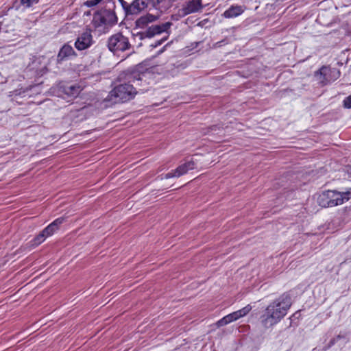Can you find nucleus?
I'll return each mask as SVG.
<instances>
[{
    "label": "nucleus",
    "mask_w": 351,
    "mask_h": 351,
    "mask_svg": "<svg viewBox=\"0 0 351 351\" xmlns=\"http://www.w3.org/2000/svg\"><path fill=\"white\" fill-rule=\"evenodd\" d=\"M115 2H112V7L104 6L96 10L93 14L90 22L91 29L99 35L106 34L118 23V16L115 12Z\"/></svg>",
    "instance_id": "7ed1b4c3"
},
{
    "label": "nucleus",
    "mask_w": 351,
    "mask_h": 351,
    "mask_svg": "<svg viewBox=\"0 0 351 351\" xmlns=\"http://www.w3.org/2000/svg\"><path fill=\"white\" fill-rule=\"evenodd\" d=\"M151 69L149 60H144L123 71L136 82V86H139L142 81V76H144L147 73H150Z\"/></svg>",
    "instance_id": "6e6552de"
},
{
    "label": "nucleus",
    "mask_w": 351,
    "mask_h": 351,
    "mask_svg": "<svg viewBox=\"0 0 351 351\" xmlns=\"http://www.w3.org/2000/svg\"><path fill=\"white\" fill-rule=\"evenodd\" d=\"M57 230H58V229L56 227H54V226L52 225L51 223L46 228H45L42 231H43V233H44L45 235L47 238L48 237L53 235Z\"/></svg>",
    "instance_id": "6ab92c4d"
},
{
    "label": "nucleus",
    "mask_w": 351,
    "mask_h": 351,
    "mask_svg": "<svg viewBox=\"0 0 351 351\" xmlns=\"http://www.w3.org/2000/svg\"><path fill=\"white\" fill-rule=\"evenodd\" d=\"M173 177H177V173L176 171V169L171 171V172L166 173L164 176V178H165V179H169V178H171ZM162 179H163V178H162Z\"/></svg>",
    "instance_id": "cd10ccee"
},
{
    "label": "nucleus",
    "mask_w": 351,
    "mask_h": 351,
    "mask_svg": "<svg viewBox=\"0 0 351 351\" xmlns=\"http://www.w3.org/2000/svg\"><path fill=\"white\" fill-rule=\"evenodd\" d=\"M60 90L68 97H76L80 93V86L77 84L65 83L59 86Z\"/></svg>",
    "instance_id": "f8f14e48"
},
{
    "label": "nucleus",
    "mask_w": 351,
    "mask_h": 351,
    "mask_svg": "<svg viewBox=\"0 0 351 351\" xmlns=\"http://www.w3.org/2000/svg\"><path fill=\"white\" fill-rule=\"evenodd\" d=\"M164 1L165 0H134L128 4L125 16L138 14L145 9L159 10L162 8L161 3Z\"/></svg>",
    "instance_id": "0eeeda50"
},
{
    "label": "nucleus",
    "mask_w": 351,
    "mask_h": 351,
    "mask_svg": "<svg viewBox=\"0 0 351 351\" xmlns=\"http://www.w3.org/2000/svg\"><path fill=\"white\" fill-rule=\"evenodd\" d=\"M195 162L193 159L185 162L184 163L179 165L176 169L177 177H180L186 174L189 170L195 169Z\"/></svg>",
    "instance_id": "dca6fc26"
},
{
    "label": "nucleus",
    "mask_w": 351,
    "mask_h": 351,
    "mask_svg": "<svg viewBox=\"0 0 351 351\" xmlns=\"http://www.w3.org/2000/svg\"><path fill=\"white\" fill-rule=\"evenodd\" d=\"M351 198V189L345 192L336 190L322 191L317 197V203L322 208L335 207L341 205Z\"/></svg>",
    "instance_id": "39448f33"
},
{
    "label": "nucleus",
    "mask_w": 351,
    "mask_h": 351,
    "mask_svg": "<svg viewBox=\"0 0 351 351\" xmlns=\"http://www.w3.org/2000/svg\"><path fill=\"white\" fill-rule=\"evenodd\" d=\"M244 8L241 5H231L226 10L222 16L226 19L234 18L241 15L244 12Z\"/></svg>",
    "instance_id": "2eb2a0df"
},
{
    "label": "nucleus",
    "mask_w": 351,
    "mask_h": 351,
    "mask_svg": "<svg viewBox=\"0 0 351 351\" xmlns=\"http://www.w3.org/2000/svg\"><path fill=\"white\" fill-rule=\"evenodd\" d=\"M117 82L119 84L110 92L112 97L118 99L121 102H126L134 98L139 86H136V82L131 77L123 71L119 74Z\"/></svg>",
    "instance_id": "20e7f679"
},
{
    "label": "nucleus",
    "mask_w": 351,
    "mask_h": 351,
    "mask_svg": "<svg viewBox=\"0 0 351 351\" xmlns=\"http://www.w3.org/2000/svg\"><path fill=\"white\" fill-rule=\"evenodd\" d=\"M182 16L181 14L179 15L172 14L171 16V20H173V21H178L179 19V16Z\"/></svg>",
    "instance_id": "f704fd0d"
},
{
    "label": "nucleus",
    "mask_w": 351,
    "mask_h": 351,
    "mask_svg": "<svg viewBox=\"0 0 351 351\" xmlns=\"http://www.w3.org/2000/svg\"><path fill=\"white\" fill-rule=\"evenodd\" d=\"M167 38H168V36H167L160 40H158L155 41V43L154 44H152L151 47L152 48H156L158 46L161 45L165 41H166L167 40Z\"/></svg>",
    "instance_id": "bb28decb"
},
{
    "label": "nucleus",
    "mask_w": 351,
    "mask_h": 351,
    "mask_svg": "<svg viewBox=\"0 0 351 351\" xmlns=\"http://www.w3.org/2000/svg\"><path fill=\"white\" fill-rule=\"evenodd\" d=\"M292 305L291 295L285 292L271 302L261 315L260 319L264 326H272L278 324L287 314Z\"/></svg>",
    "instance_id": "f03ea898"
},
{
    "label": "nucleus",
    "mask_w": 351,
    "mask_h": 351,
    "mask_svg": "<svg viewBox=\"0 0 351 351\" xmlns=\"http://www.w3.org/2000/svg\"><path fill=\"white\" fill-rule=\"evenodd\" d=\"M101 1H102L103 0H100Z\"/></svg>",
    "instance_id": "a19ab883"
},
{
    "label": "nucleus",
    "mask_w": 351,
    "mask_h": 351,
    "mask_svg": "<svg viewBox=\"0 0 351 351\" xmlns=\"http://www.w3.org/2000/svg\"><path fill=\"white\" fill-rule=\"evenodd\" d=\"M201 42H194L191 44L190 46L187 47L189 48V51H191L195 48H197Z\"/></svg>",
    "instance_id": "2f4dec72"
},
{
    "label": "nucleus",
    "mask_w": 351,
    "mask_h": 351,
    "mask_svg": "<svg viewBox=\"0 0 351 351\" xmlns=\"http://www.w3.org/2000/svg\"><path fill=\"white\" fill-rule=\"evenodd\" d=\"M101 2L100 0H87L84 3V5L88 8H92L97 5Z\"/></svg>",
    "instance_id": "4be33fe9"
},
{
    "label": "nucleus",
    "mask_w": 351,
    "mask_h": 351,
    "mask_svg": "<svg viewBox=\"0 0 351 351\" xmlns=\"http://www.w3.org/2000/svg\"><path fill=\"white\" fill-rule=\"evenodd\" d=\"M165 47L166 46H164L163 48L160 50V52H162L165 50Z\"/></svg>",
    "instance_id": "4c0bfd02"
},
{
    "label": "nucleus",
    "mask_w": 351,
    "mask_h": 351,
    "mask_svg": "<svg viewBox=\"0 0 351 351\" xmlns=\"http://www.w3.org/2000/svg\"><path fill=\"white\" fill-rule=\"evenodd\" d=\"M38 0H21L22 5H25L26 7H30L34 2H37Z\"/></svg>",
    "instance_id": "c85d7f7f"
},
{
    "label": "nucleus",
    "mask_w": 351,
    "mask_h": 351,
    "mask_svg": "<svg viewBox=\"0 0 351 351\" xmlns=\"http://www.w3.org/2000/svg\"><path fill=\"white\" fill-rule=\"evenodd\" d=\"M232 315H234V317L237 320L238 319L242 317L241 313H239V311H234L232 313Z\"/></svg>",
    "instance_id": "473e14b6"
},
{
    "label": "nucleus",
    "mask_w": 351,
    "mask_h": 351,
    "mask_svg": "<svg viewBox=\"0 0 351 351\" xmlns=\"http://www.w3.org/2000/svg\"><path fill=\"white\" fill-rule=\"evenodd\" d=\"M77 53L73 47L69 43L64 44L60 49L56 58L57 64H61L64 61L68 60L71 57H76Z\"/></svg>",
    "instance_id": "9b49d317"
},
{
    "label": "nucleus",
    "mask_w": 351,
    "mask_h": 351,
    "mask_svg": "<svg viewBox=\"0 0 351 351\" xmlns=\"http://www.w3.org/2000/svg\"><path fill=\"white\" fill-rule=\"evenodd\" d=\"M226 317L228 318L229 323H231V322L237 320L235 319V317H234V315H232V313L228 314V315H226Z\"/></svg>",
    "instance_id": "72a5a7b5"
},
{
    "label": "nucleus",
    "mask_w": 351,
    "mask_h": 351,
    "mask_svg": "<svg viewBox=\"0 0 351 351\" xmlns=\"http://www.w3.org/2000/svg\"><path fill=\"white\" fill-rule=\"evenodd\" d=\"M186 64L184 63H179L178 62L176 64H171L170 65V71L173 73H178L180 70L185 69Z\"/></svg>",
    "instance_id": "aec40b11"
},
{
    "label": "nucleus",
    "mask_w": 351,
    "mask_h": 351,
    "mask_svg": "<svg viewBox=\"0 0 351 351\" xmlns=\"http://www.w3.org/2000/svg\"><path fill=\"white\" fill-rule=\"evenodd\" d=\"M228 324H229V322L228 320V318L226 316L223 317V318H221V319H219V321H217L216 322V326L219 328V327H221V326H226Z\"/></svg>",
    "instance_id": "b1692460"
},
{
    "label": "nucleus",
    "mask_w": 351,
    "mask_h": 351,
    "mask_svg": "<svg viewBox=\"0 0 351 351\" xmlns=\"http://www.w3.org/2000/svg\"><path fill=\"white\" fill-rule=\"evenodd\" d=\"M140 91H143V89L139 88Z\"/></svg>",
    "instance_id": "ea45409f"
},
{
    "label": "nucleus",
    "mask_w": 351,
    "mask_h": 351,
    "mask_svg": "<svg viewBox=\"0 0 351 351\" xmlns=\"http://www.w3.org/2000/svg\"><path fill=\"white\" fill-rule=\"evenodd\" d=\"M106 47L114 55H118L132 48L129 38L124 36L121 31L108 37L106 41Z\"/></svg>",
    "instance_id": "423d86ee"
},
{
    "label": "nucleus",
    "mask_w": 351,
    "mask_h": 351,
    "mask_svg": "<svg viewBox=\"0 0 351 351\" xmlns=\"http://www.w3.org/2000/svg\"><path fill=\"white\" fill-rule=\"evenodd\" d=\"M347 172L348 174L351 175V165L347 167Z\"/></svg>",
    "instance_id": "c9c22d12"
},
{
    "label": "nucleus",
    "mask_w": 351,
    "mask_h": 351,
    "mask_svg": "<svg viewBox=\"0 0 351 351\" xmlns=\"http://www.w3.org/2000/svg\"><path fill=\"white\" fill-rule=\"evenodd\" d=\"M156 11V14L147 13L135 21V26L132 31V36L134 38H135V37H138L140 40L152 38L164 32L169 34V29L173 25L170 21L148 26L149 23L157 21L160 18L162 12V8Z\"/></svg>",
    "instance_id": "f257e3e1"
},
{
    "label": "nucleus",
    "mask_w": 351,
    "mask_h": 351,
    "mask_svg": "<svg viewBox=\"0 0 351 351\" xmlns=\"http://www.w3.org/2000/svg\"><path fill=\"white\" fill-rule=\"evenodd\" d=\"M94 32L90 27H86L85 32L80 34L75 42V47L78 51L89 48L94 43L91 32Z\"/></svg>",
    "instance_id": "1a4fd4ad"
},
{
    "label": "nucleus",
    "mask_w": 351,
    "mask_h": 351,
    "mask_svg": "<svg viewBox=\"0 0 351 351\" xmlns=\"http://www.w3.org/2000/svg\"><path fill=\"white\" fill-rule=\"evenodd\" d=\"M328 71V66H322L319 69L314 73V76L317 78V80H319L322 86H325L329 82V80L326 77Z\"/></svg>",
    "instance_id": "f3484780"
},
{
    "label": "nucleus",
    "mask_w": 351,
    "mask_h": 351,
    "mask_svg": "<svg viewBox=\"0 0 351 351\" xmlns=\"http://www.w3.org/2000/svg\"><path fill=\"white\" fill-rule=\"evenodd\" d=\"M47 237L43 233V231L40 232L33 239L29 241V246L32 247H36L40 244L43 243L46 239Z\"/></svg>",
    "instance_id": "a211bd4d"
},
{
    "label": "nucleus",
    "mask_w": 351,
    "mask_h": 351,
    "mask_svg": "<svg viewBox=\"0 0 351 351\" xmlns=\"http://www.w3.org/2000/svg\"><path fill=\"white\" fill-rule=\"evenodd\" d=\"M204 8L202 0H190L183 5L182 8L179 10L182 16L189 15L192 13L197 12Z\"/></svg>",
    "instance_id": "9d476101"
},
{
    "label": "nucleus",
    "mask_w": 351,
    "mask_h": 351,
    "mask_svg": "<svg viewBox=\"0 0 351 351\" xmlns=\"http://www.w3.org/2000/svg\"><path fill=\"white\" fill-rule=\"evenodd\" d=\"M221 129H223V124L212 125L207 128V132L206 133L207 134L211 131H216L217 130Z\"/></svg>",
    "instance_id": "5701e85b"
},
{
    "label": "nucleus",
    "mask_w": 351,
    "mask_h": 351,
    "mask_svg": "<svg viewBox=\"0 0 351 351\" xmlns=\"http://www.w3.org/2000/svg\"><path fill=\"white\" fill-rule=\"evenodd\" d=\"M350 341L349 332L347 331H341L338 335L330 339L327 343L330 348L335 345H346Z\"/></svg>",
    "instance_id": "ddd939ff"
},
{
    "label": "nucleus",
    "mask_w": 351,
    "mask_h": 351,
    "mask_svg": "<svg viewBox=\"0 0 351 351\" xmlns=\"http://www.w3.org/2000/svg\"><path fill=\"white\" fill-rule=\"evenodd\" d=\"M252 310V306L250 304H247L243 308L239 310V313H241L242 317L246 315L250 311Z\"/></svg>",
    "instance_id": "a878e982"
},
{
    "label": "nucleus",
    "mask_w": 351,
    "mask_h": 351,
    "mask_svg": "<svg viewBox=\"0 0 351 351\" xmlns=\"http://www.w3.org/2000/svg\"><path fill=\"white\" fill-rule=\"evenodd\" d=\"M118 1L120 3V4L125 14L129 3H128L125 0H118Z\"/></svg>",
    "instance_id": "c756f323"
},
{
    "label": "nucleus",
    "mask_w": 351,
    "mask_h": 351,
    "mask_svg": "<svg viewBox=\"0 0 351 351\" xmlns=\"http://www.w3.org/2000/svg\"><path fill=\"white\" fill-rule=\"evenodd\" d=\"M67 218L68 217L66 216L58 217L51 222V224L53 225L58 230L60 225L65 222L67 220Z\"/></svg>",
    "instance_id": "412c9836"
},
{
    "label": "nucleus",
    "mask_w": 351,
    "mask_h": 351,
    "mask_svg": "<svg viewBox=\"0 0 351 351\" xmlns=\"http://www.w3.org/2000/svg\"><path fill=\"white\" fill-rule=\"evenodd\" d=\"M90 14V11H88V12L86 13V15H89Z\"/></svg>",
    "instance_id": "58836bf2"
},
{
    "label": "nucleus",
    "mask_w": 351,
    "mask_h": 351,
    "mask_svg": "<svg viewBox=\"0 0 351 351\" xmlns=\"http://www.w3.org/2000/svg\"><path fill=\"white\" fill-rule=\"evenodd\" d=\"M343 106L345 108L350 109L351 108V95L346 97L343 101Z\"/></svg>",
    "instance_id": "393cba45"
},
{
    "label": "nucleus",
    "mask_w": 351,
    "mask_h": 351,
    "mask_svg": "<svg viewBox=\"0 0 351 351\" xmlns=\"http://www.w3.org/2000/svg\"><path fill=\"white\" fill-rule=\"evenodd\" d=\"M28 67L29 70L34 72L36 77H40L48 72L47 64L41 65V62L39 59L34 60Z\"/></svg>",
    "instance_id": "4468645a"
},
{
    "label": "nucleus",
    "mask_w": 351,
    "mask_h": 351,
    "mask_svg": "<svg viewBox=\"0 0 351 351\" xmlns=\"http://www.w3.org/2000/svg\"><path fill=\"white\" fill-rule=\"evenodd\" d=\"M330 348L329 346H328V344H326L324 347L322 348H319V347H315L313 349L312 351H327L328 350H329Z\"/></svg>",
    "instance_id": "7c9ffc66"
},
{
    "label": "nucleus",
    "mask_w": 351,
    "mask_h": 351,
    "mask_svg": "<svg viewBox=\"0 0 351 351\" xmlns=\"http://www.w3.org/2000/svg\"><path fill=\"white\" fill-rule=\"evenodd\" d=\"M298 314L299 315H300V311H297V312H295V313L292 315V317H295V315H298Z\"/></svg>",
    "instance_id": "e433bc0d"
}]
</instances>
